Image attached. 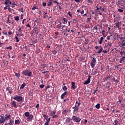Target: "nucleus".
Returning a JSON list of instances; mask_svg holds the SVG:
<instances>
[{"label":"nucleus","instance_id":"obj_1","mask_svg":"<svg viewBox=\"0 0 125 125\" xmlns=\"http://www.w3.org/2000/svg\"><path fill=\"white\" fill-rule=\"evenodd\" d=\"M13 99L16 100L17 102H21L24 100V98H23L22 96L19 95H15L13 97Z\"/></svg>","mask_w":125,"mask_h":125},{"label":"nucleus","instance_id":"obj_2","mask_svg":"<svg viewBox=\"0 0 125 125\" xmlns=\"http://www.w3.org/2000/svg\"><path fill=\"white\" fill-rule=\"evenodd\" d=\"M21 74L24 75V76H28V77H31L32 73L31 71L29 70V69H26L22 72Z\"/></svg>","mask_w":125,"mask_h":125},{"label":"nucleus","instance_id":"obj_3","mask_svg":"<svg viewBox=\"0 0 125 125\" xmlns=\"http://www.w3.org/2000/svg\"><path fill=\"white\" fill-rule=\"evenodd\" d=\"M96 64V58H93L90 63L91 68H94V66H95Z\"/></svg>","mask_w":125,"mask_h":125},{"label":"nucleus","instance_id":"obj_4","mask_svg":"<svg viewBox=\"0 0 125 125\" xmlns=\"http://www.w3.org/2000/svg\"><path fill=\"white\" fill-rule=\"evenodd\" d=\"M72 120L74 122H76V123H80L81 122V120H82L80 117H77L75 116H73L72 117Z\"/></svg>","mask_w":125,"mask_h":125},{"label":"nucleus","instance_id":"obj_5","mask_svg":"<svg viewBox=\"0 0 125 125\" xmlns=\"http://www.w3.org/2000/svg\"><path fill=\"white\" fill-rule=\"evenodd\" d=\"M5 122V119H4V116H0V125L3 124Z\"/></svg>","mask_w":125,"mask_h":125},{"label":"nucleus","instance_id":"obj_6","mask_svg":"<svg viewBox=\"0 0 125 125\" xmlns=\"http://www.w3.org/2000/svg\"><path fill=\"white\" fill-rule=\"evenodd\" d=\"M90 78H91V76L89 75L87 80L83 82V84H88L90 83Z\"/></svg>","mask_w":125,"mask_h":125},{"label":"nucleus","instance_id":"obj_7","mask_svg":"<svg viewBox=\"0 0 125 125\" xmlns=\"http://www.w3.org/2000/svg\"><path fill=\"white\" fill-rule=\"evenodd\" d=\"M12 106L13 107H14L15 108H17V107H18V104H17V102L14 101H13L11 103V104Z\"/></svg>","mask_w":125,"mask_h":125},{"label":"nucleus","instance_id":"obj_8","mask_svg":"<svg viewBox=\"0 0 125 125\" xmlns=\"http://www.w3.org/2000/svg\"><path fill=\"white\" fill-rule=\"evenodd\" d=\"M5 121H8V120H10V117H11V115H10V114H5Z\"/></svg>","mask_w":125,"mask_h":125},{"label":"nucleus","instance_id":"obj_9","mask_svg":"<svg viewBox=\"0 0 125 125\" xmlns=\"http://www.w3.org/2000/svg\"><path fill=\"white\" fill-rule=\"evenodd\" d=\"M33 30L36 35V36H38L39 35V29L37 27V26L34 27Z\"/></svg>","mask_w":125,"mask_h":125},{"label":"nucleus","instance_id":"obj_10","mask_svg":"<svg viewBox=\"0 0 125 125\" xmlns=\"http://www.w3.org/2000/svg\"><path fill=\"white\" fill-rule=\"evenodd\" d=\"M33 118H34V116L33 115L30 114L28 117H27V121L30 122L33 120Z\"/></svg>","mask_w":125,"mask_h":125},{"label":"nucleus","instance_id":"obj_11","mask_svg":"<svg viewBox=\"0 0 125 125\" xmlns=\"http://www.w3.org/2000/svg\"><path fill=\"white\" fill-rule=\"evenodd\" d=\"M66 95H67V91L64 92L62 94V95L61 96V99H64V96Z\"/></svg>","mask_w":125,"mask_h":125},{"label":"nucleus","instance_id":"obj_12","mask_svg":"<svg viewBox=\"0 0 125 125\" xmlns=\"http://www.w3.org/2000/svg\"><path fill=\"white\" fill-rule=\"evenodd\" d=\"M120 54L122 56V57H125V51L122 50L120 52Z\"/></svg>","mask_w":125,"mask_h":125},{"label":"nucleus","instance_id":"obj_13","mask_svg":"<svg viewBox=\"0 0 125 125\" xmlns=\"http://www.w3.org/2000/svg\"><path fill=\"white\" fill-rule=\"evenodd\" d=\"M71 88H72V89H76V85H75L74 82H72L71 83Z\"/></svg>","mask_w":125,"mask_h":125},{"label":"nucleus","instance_id":"obj_14","mask_svg":"<svg viewBox=\"0 0 125 125\" xmlns=\"http://www.w3.org/2000/svg\"><path fill=\"white\" fill-rule=\"evenodd\" d=\"M7 91H8L9 93H12V90H11V89H10V87H7L6 89Z\"/></svg>","mask_w":125,"mask_h":125},{"label":"nucleus","instance_id":"obj_15","mask_svg":"<svg viewBox=\"0 0 125 125\" xmlns=\"http://www.w3.org/2000/svg\"><path fill=\"white\" fill-rule=\"evenodd\" d=\"M117 38H118V39H120L121 41H123V40L125 39V38L123 37V36H122V35H117Z\"/></svg>","mask_w":125,"mask_h":125},{"label":"nucleus","instance_id":"obj_16","mask_svg":"<svg viewBox=\"0 0 125 125\" xmlns=\"http://www.w3.org/2000/svg\"><path fill=\"white\" fill-rule=\"evenodd\" d=\"M52 53L55 55V56H58V54H57V51H56V50L52 51Z\"/></svg>","mask_w":125,"mask_h":125},{"label":"nucleus","instance_id":"obj_17","mask_svg":"<svg viewBox=\"0 0 125 125\" xmlns=\"http://www.w3.org/2000/svg\"><path fill=\"white\" fill-rule=\"evenodd\" d=\"M49 122H50V118H49L47 120H46L44 125H49Z\"/></svg>","mask_w":125,"mask_h":125},{"label":"nucleus","instance_id":"obj_18","mask_svg":"<svg viewBox=\"0 0 125 125\" xmlns=\"http://www.w3.org/2000/svg\"><path fill=\"white\" fill-rule=\"evenodd\" d=\"M71 121H72V119H71V118L68 117L66 118L65 122L66 123H67L68 124H69V123H70Z\"/></svg>","mask_w":125,"mask_h":125},{"label":"nucleus","instance_id":"obj_19","mask_svg":"<svg viewBox=\"0 0 125 125\" xmlns=\"http://www.w3.org/2000/svg\"><path fill=\"white\" fill-rule=\"evenodd\" d=\"M14 124V121L13 120H10L8 125H13Z\"/></svg>","mask_w":125,"mask_h":125},{"label":"nucleus","instance_id":"obj_20","mask_svg":"<svg viewBox=\"0 0 125 125\" xmlns=\"http://www.w3.org/2000/svg\"><path fill=\"white\" fill-rule=\"evenodd\" d=\"M121 45H122V46H125V40H122V42L121 43Z\"/></svg>","mask_w":125,"mask_h":125},{"label":"nucleus","instance_id":"obj_21","mask_svg":"<svg viewBox=\"0 0 125 125\" xmlns=\"http://www.w3.org/2000/svg\"><path fill=\"white\" fill-rule=\"evenodd\" d=\"M79 106H81V102H78V101H76L75 107H79Z\"/></svg>","mask_w":125,"mask_h":125},{"label":"nucleus","instance_id":"obj_22","mask_svg":"<svg viewBox=\"0 0 125 125\" xmlns=\"http://www.w3.org/2000/svg\"><path fill=\"white\" fill-rule=\"evenodd\" d=\"M97 9V12H100L101 11V7H98V6H96Z\"/></svg>","mask_w":125,"mask_h":125},{"label":"nucleus","instance_id":"obj_23","mask_svg":"<svg viewBox=\"0 0 125 125\" xmlns=\"http://www.w3.org/2000/svg\"><path fill=\"white\" fill-rule=\"evenodd\" d=\"M43 118H44V119L46 121H47V120H48L49 119V118H48L49 116H46V115H45V114H43Z\"/></svg>","mask_w":125,"mask_h":125},{"label":"nucleus","instance_id":"obj_24","mask_svg":"<svg viewBox=\"0 0 125 125\" xmlns=\"http://www.w3.org/2000/svg\"><path fill=\"white\" fill-rule=\"evenodd\" d=\"M26 86V83H23L21 86V89H22V88H24Z\"/></svg>","mask_w":125,"mask_h":125},{"label":"nucleus","instance_id":"obj_25","mask_svg":"<svg viewBox=\"0 0 125 125\" xmlns=\"http://www.w3.org/2000/svg\"><path fill=\"white\" fill-rule=\"evenodd\" d=\"M118 124H119V122L117 120H115L113 123V125H118Z\"/></svg>","mask_w":125,"mask_h":125},{"label":"nucleus","instance_id":"obj_26","mask_svg":"<svg viewBox=\"0 0 125 125\" xmlns=\"http://www.w3.org/2000/svg\"><path fill=\"white\" fill-rule=\"evenodd\" d=\"M112 43L111 42H107V46L108 47H110L111 46H112Z\"/></svg>","mask_w":125,"mask_h":125},{"label":"nucleus","instance_id":"obj_27","mask_svg":"<svg viewBox=\"0 0 125 125\" xmlns=\"http://www.w3.org/2000/svg\"><path fill=\"white\" fill-rule=\"evenodd\" d=\"M15 125H19L20 124V121L19 120H15Z\"/></svg>","mask_w":125,"mask_h":125},{"label":"nucleus","instance_id":"obj_28","mask_svg":"<svg viewBox=\"0 0 125 125\" xmlns=\"http://www.w3.org/2000/svg\"><path fill=\"white\" fill-rule=\"evenodd\" d=\"M78 111H79V108L78 106H75V108L73 110L74 112L75 113V112H78Z\"/></svg>","mask_w":125,"mask_h":125},{"label":"nucleus","instance_id":"obj_29","mask_svg":"<svg viewBox=\"0 0 125 125\" xmlns=\"http://www.w3.org/2000/svg\"><path fill=\"white\" fill-rule=\"evenodd\" d=\"M38 21V19H36L35 21H34V27H36V26H37V23H38L37 21Z\"/></svg>","mask_w":125,"mask_h":125},{"label":"nucleus","instance_id":"obj_30","mask_svg":"<svg viewBox=\"0 0 125 125\" xmlns=\"http://www.w3.org/2000/svg\"><path fill=\"white\" fill-rule=\"evenodd\" d=\"M24 115L25 116V117H28L30 115V112H26L24 113Z\"/></svg>","mask_w":125,"mask_h":125},{"label":"nucleus","instance_id":"obj_31","mask_svg":"<svg viewBox=\"0 0 125 125\" xmlns=\"http://www.w3.org/2000/svg\"><path fill=\"white\" fill-rule=\"evenodd\" d=\"M103 40H104V38H103V37H101L100 38V40L99 41V44H101L102 43V41H103Z\"/></svg>","mask_w":125,"mask_h":125},{"label":"nucleus","instance_id":"obj_32","mask_svg":"<svg viewBox=\"0 0 125 125\" xmlns=\"http://www.w3.org/2000/svg\"><path fill=\"white\" fill-rule=\"evenodd\" d=\"M67 89H68V88H67V87L66 86H64L62 87V90H63V91H66L67 90Z\"/></svg>","mask_w":125,"mask_h":125},{"label":"nucleus","instance_id":"obj_33","mask_svg":"<svg viewBox=\"0 0 125 125\" xmlns=\"http://www.w3.org/2000/svg\"><path fill=\"white\" fill-rule=\"evenodd\" d=\"M95 107L97 108V109H99L100 108V104H97Z\"/></svg>","mask_w":125,"mask_h":125},{"label":"nucleus","instance_id":"obj_34","mask_svg":"<svg viewBox=\"0 0 125 125\" xmlns=\"http://www.w3.org/2000/svg\"><path fill=\"white\" fill-rule=\"evenodd\" d=\"M102 50H103V48H102V46H100V50L97 52V53H100V52H102Z\"/></svg>","mask_w":125,"mask_h":125},{"label":"nucleus","instance_id":"obj_35","mask_svg":"<svg viewBox=\"0 0 125 125\" xmlns=\"http://www.w3.org/2000/svg\"><path fill=\"white\" fill-rule=\"evenodd\" d=\"M15 76L17 77V78H20V73H16Z\"/></svg>","mask_w":125,"mask_h":125},{"label":"nucleus","instance_id":"obj_36","mask_svg":"<svg viewBox=\"0 0 125 125\" xmlns=\"http://www.w3.org/2000/svg\"><path fill=\"white\" fill-rule=\"evenodd\" d=\"M122 23L121 22H118L116 23V27H119L121 26Z\"/></svg>","mask_w":125,"mask_h":125},{"label":"nucleus","instance_id":"obj_37","mask_svg":"<svg viewBox=\"0 0 125 125\" xmlns=\"http://www.w3.org/2000/svg\"><path fill=\"white\" fill-rule=\"evenodd\" d=\"M52 1H50L48 3L47 5H48V6H50V5H52Z\"/></svg>","mask_w":125,"mask_h":125},{"label":"nucleus","instance_id":"obj_38","mask_svg":"<svg viewBox=\"0 0 125 125\" xmlns=\"http://www.w3.org/2000/svg\"><path fill=\"white\" fill-rule=\"evenodd\" d=\"M15 39L16 40L17 42H19V41H20L19 40V38H18V37H17V36H16Z\"/></svg>","mask_w":125,"mask_h":125},{"label":"nucleus","instance_id":"obj_39","mask_svg":"<svg viewBox=\"0 0 125 125\" xmlns=\"http://www.w3.org/2000/svg\"><path fill=\"white\" fill-rule=\"evenodd\" d=\"M15 20L16 21H19V17L17 16L15 17Z\"/></svg>","mask_w":125,"mask_h":125},{"label":"nucleus","instance_id":"obj_40","mask_svg":"<svg viewBox=\"0 0 125 125\" xmlns=\"http://www.w3.org/2000/svg\"><path fill=\"white\" fill-rule=\"evenodd\" d=\"M116 68H117V70H118V71H121L122 70V68L119 67V65H117Z\"/></svg>","mask_w":125,"mask_h":125},{"label":"nucleus","instance_id":"obj_41","mask_svg":"<svg viewBox=\"0 0 125 125\" xmlns=\"http://www.w3.org/2000/svg\"><path fill=\"white\" fill-rule=\"evenodd\" d=\"M108 51H109V49L104 50L103 51V52H104V53H107V52H108Z\"/></svg>","mask_w":125,"mask_h":125},{"label":"nucleus","instance_id":"obj_42","mask_svg":"<svg viewBox=\"0 0 125 125\" xmlns=\"http://www.w3.org/2000/svg\"><path fill=\"white\" fill-rule=\"evenodd\" d=\"M62 20H63L64 22H66V23H67V22H68V20H67V19H66L65 18H63Z\"/></svg>","mask_w":125,"mask_h":125},{"label":"nucleus","instance_id":"obj_43","mask_svg":"<svg viewBox=\"0 0 125 125\" xmlns=\"http://www.w3.org/2000/svg\"><path fill=\"white\" fill-rule=\"evenodd\" d=\"M97 88H98V87H97L96 90H95L94 91V92L93 93V94H95V93H96L97 92V91H98V89Z\"/></svg>","mask_w":125,"mask_h":125},{"label":"nucleus","instance_id":"obj_44","mask_svg":"<svg viewBox=\"0 0 125 125\" xmlns=\"http://www.w3.org/2000/svg\"><path fill=\"white\" fill-rule=\"evenodd\" d=\"M62 114L63 115H66V114H67V110H64L62 111Z\"/></svg>","mask_w":125,"mask_h":125},{"label":"nucleus","instance_id":"obj_45","mask_svg":"<svg viewBox=\"0 0 125 125\" xmlns=\"http://www.w3.org/2000/svg\"><path fill=\"white\" fill-rule=\"evenodd\" d=\"M55 114H56V112L55 111H53L51 114V116H54V115H55Z\"/></svg>","mask_w":125,"mask_h":125},{"label":"nucleus","instance_id":"obj_46","mask_svg":"<svg viewBox=\"0 0 125 125\" xmlns=\"http://www.w3.org/2000/svg\"><path fill=\"white\" fill-rule=\"evenodd\" d=\"M97 69H95V71H93V73L94 74V75H96L97 74Z\"/></svg>","mask_w":125,"mask_h":125},{"label":"nucleus","instance_id":"obj_47","mask_svg":"<svg viewBox=\"0 0 125 125\" xmlns=\"http://www.w3.org/2000/svg\"><path fill=\"white\" fill-rule=\"evenodd\" d=\"M43 18H46V15H45V14H47V12H44L43 13Z\"/></svg>","mask_w":125,"mask_h":125},{"label":"nucleus","instance_id":"obj_48","mask_svg":"<svg viewBox=\"0 0 125 125\" xmlns=\"http://www.w3.org/2000/svg\"><path fill=\"white\" fill-rule=\"evenodd\" d=\"M87 2H88V3H93V1L91 0H87Z\"/></svg>","mask_w":125,"mask_h":125},{"label":"nucleus","instance_id":"obj_49","mask_svg":"<svg viewBox=\"0 0 125 125\" xmlns=\"http://www.w3.org/2000/svg\"><path fill=\"white\" fill-rule=\"evenodd\" d=\"M48 88H50V85H48V86H46L45 90H47V89H48Z\"/></svg>","mask_w":125,"mask_h":125},{"label":"nucleus","instance_id":"obj_50","mask_svg":"<svg viewBox=\"0 0 125 125\" xmlns=\"http://www.w3.org/2000/svg\"><path fill=\"white\" fill-rule=\"evenodd\" d=\"M55 118H58V115H54L53 116V119H55Z\"/></svg>","mask_w":125,"mask_h":125},{"label":"nucleus","instance_id":"obj_51","mask_svg":"<svg viewBox=\"0 0 125 125\" xmlns=\"http://www.w3.org/2000/svg\"><path fill=\"white\" fill-rule=\"evenodd\" d=\"M121 60H122L123 62H125V56L122 57V58L121 59Z\"/></svg>","mask_w":125,"mask_h":125},{"label":"nucleus","instance_id":"obj_52","mask_svg":"<svg viewBox=\"0 0 125 125\" xmlns=\"http://www.w3.org/2000/svg\"><path fill=\"white\" fill-rule=\"evenodd\" d=\"M118 11L119 12H124V10H123L122 9H118Z\"/></svg>","mask_w":125,"mask_h":125},{"label":"nucleus","instance_id":"obj_53","mask_svg":"<svg viewBox=\"0 0 125 125\" xmlns=\"http://www.w3.org/2000/svg\"><path fill=\"white\" fill-rule=\"evenodd\" d=\"M40 87H41V88H43V87H44V84H41L40 85Z\"/></svg>","mask_w":125,"mask_h":125},{"label":"nucleus","instance_id":"obj_54","mask_svg":"<svg viewBox=\"0 0 125 125\" xmlns=\"http://www.w3.org/2000/svg\"><path fill=\"white\" fill-rule=\"evenodd\" d=\"M61 27H62L61 24H60L57 25V28H61Z\"/></svg>","mask_w":125,"mask_h":125},{"label":"nucleus","instance_id":"obj_55","mask_svg":"<svg viewBox=\"0 0 125 125\" xmlns=\"http://www.w3.org/2000/svg\"><path fill=\"white\" fill-rule=\"evenodd\" d=\"M8 2H9V0L6 1L4 3V4L7 5Z\"/></svg>","mask_w":125,"mask_h":125},{"label":"nucleus","instance_id":"obj_56","mask_svg":"<svg viewBox=\"0 0 125 125\" xmlns=\"http://www.w3.org/2000/svg\"><path fill=\"white\" fill-rule=\"evenodd\" d=\"M67 101H69V99H66L63 101V103H65V102H67Z\"/></svg>","mask_w":125,"mask_h":125},{"label":"nucleus","instance_id":"obj_57","mask_svg":"<svg viewBox=\"0 0 125 125\" xmlns=\"http://www.w3.org/2000/svg\"><path fill=\"white\" fill-rule=\"evenodd\" d=\"M107 41H109V40L111 39V37L110 36H108L106 38Z\"/></svg>","mask_w":125,"mask_h":125},{"label":"nucleus","instance_id":"obj_58","mask_svg":"<svg viewBox=\"0 0 125 125\" xmlns=\"http://www.w3.org/2000/svg\"><path fill=\"white\" fill-rule=\"evenodd\" d=\"M112 81H113L114 82H115L116 83H118V80H116L115 79V78H113Z\"/></svg>","mask_w":125,"mask_h":125},{"label":"nucleus","instance_id":"obj_59","mask_svg":"<svg viewBox=\"0 0 125 125\" xmlns=\"http://www.w3.org/2000/svg\"><path fill=\"white\" fill-rule=\"evenodd\" d=\"M16 36H18V37H22V36H23V34H17Z\"/></svg>","mask_w":125,"mask_h":125},{"label":"nucleus","instance_id":"obj_60","mask_svg":"<svg viewBox=\"0 0 125 125\" xmlns=\"http://www.w3.org/2000/svg\"><path fill=\"white\" fill-rule=\"evenodd\" d=\"M18 31H19V32H22V30L21 29V27H19L18 29Z\"/></svg>","mask_w":125,"mask_h":125},{"label":"nucleus","instance_id":"obj_61","mask_svg":"<svg viewBox=\"0 0 125 125\" xmlns=\"http://www.w3.org/2000/svg\"><path fill=\"white\" fill-rule=\"evenodd\" d=\"M42 67L43 69H44L46 67V65L45 64H42Z\"/></svg>","mask_w":125,"mask_h":125},{"label":"nucleus","instance_id":"obj_62","mask_svg":"<svg viewBox=\"0 0 125 125\" xmlns=\"http://www.w3.org/2000/svg\"><path fill=\"white\" fill-rule=\"evenodd\" d=\"M73 22L74 23H77V22H78V20H77L76 19H74L73 20Z\"/></svg>","mask_w":125,"mask_h":125},{"label":"nucleus","instance_id":"obj_63","mask_svg":"<svg viewBox=\"0 0 125 125\" xmlns=\"http://www.w3.org/2000/svg\"><path fill=\"white\" fill-rule=\"evenodd\" d=\"M108 79H111V77L108 76L107 77L105 78V81H107Z\"/></svg>","mask_w":125,"mask_h":125},{"label":"nucleus","instance_id":"obj_64","mask_svg":"<svg viewBox=\"0 0 125 125\" xmlns=\"http://www.w3.org/2000/svg\"><path fill=\"white\" fill-rule=\"evenodd\" d=\"M93 30H98V28H97V26L94 27Z\"/></svg>","mask_w":125,"mask_h":125}]
</instances>
